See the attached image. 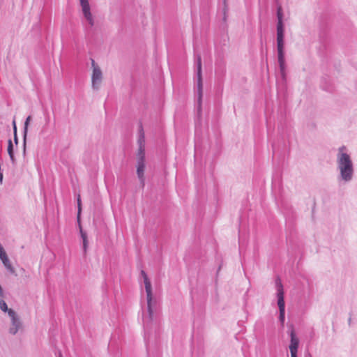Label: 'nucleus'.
Here are the masks:
<instances>
[{"label":"nucleus","mask_w":357,"mask_h":357,"mask_svg":"<svg viewBox=\"0 0 357 357\" xmlns=\"http://www.w3.org/2000/svg\"><path fill=\"white\" fill-rule=\"evenodd\" d=\"M79 2L84 18L88 22L91 27L93 26L94 19L91 13L89 0H79Z\"/></svg>","instance_id":"nucleus-7"},{"label":"nucleus","mask_w":357,"mask_h":357,"mask_svg":"<svg viewBox=\"0 0 357 357\" xmlns=\"http://www.w3.org/2000/svg\"><path fill=\"white\" fill-rule=\"evenodd\" d=\"M13 126L14 132H17V127H16V123H15V119L13 121Z\"/></svg>","instance_id":"nucleus-20"},{"label":"nucleus","mask_w":357,"mask_h":357,"mask_svg":"<svg viewBox=\"0 0 357 357\" xmlns=\"http://www.w3.org/2000/svg\"><path fill=\"white\" fill-rule=\"evenodd\" d=\"M141 275L144 279L147 300V312L143 316V325L146 330H149L153 323H156L158 320L156 301L153 298L152 287L146 273L144 271H142Z\"/></svg>","instance_id":"nucleus-2"},{"label":"nucleus","mask_w":357,"mask_h":357,"mask_svg":"<svg viewBox=\"0 0 357 357\" xmlns=\"http://www.w3.org/2000/svg\"><path fill=\"white\" fill-rule=\"evenodd\" d=\"M140 130H139V139H138V144H139V146H145L144 144H145V139H144V131H143V128H142V126H140Z\"/></svg>","instance_id":"nucleus-15"},{"label":"nucleus","mask_w":357,"mask_h":357,"mask_svg":"<svg viewBox=\"0 0 357 357\" xmlns=\"http://www.w3.org/2000/svg\"><path fill=\"white\" fill-rule=\"evenodd\" d=\"M8 153L9 155V157H10V160L12 161V162L15 163V156H14L13 146V143H12L11 139H9L8 142Z\"/></svg>","instance_id":"nucleus-12"},{"label":"nucleus","mask_w":357,"mask_h":357,"mask_svg":"<svg viewBox=\"0 0 357 357\" xmlns=\"http://www.w3.org/2000/svg\"><path fill=\"white\" fill-rule=\"evenodd\" d=\"M14 141L16 144L18 143L17 132H14Z\"/></svg>","instance_id":"nucleus-21"},{"label":"nucleus","mask_w":357,"mask_h":357,"mask_svg":"<svg viewBox=\"0 0 357 357\" xmlns=\"http://www.w3.org/2000/svg\"><path fill=\"white\" fill-rule=\"evenodd\" d=\"M9 317L11 319V326L9 328V333L15 335L21 328L22 323L13 310H9Z\"/></svg>","instance_id":"nucleus-8"},{"label":"nucleus","mask_w":357,"mask_h":357,"mask_svg":"<svg viewBox=\"0 0 357 357\" xmlns=\"http://www.w3.org/2000/svg\"><path fill=\"white\" fill-rule=\"evenodd\" d=\"M277 51H278V60L280 66L281 73L283 74L285 69V60H284V30L283 25V13L281 6H279L277 8Z\"/></svg>","instance_id":"nucleus-3"},{"label":"nucleus","mask_w":357,"mask_h":357,"mask_svg":"<svg viewBox=\"0 0 357 357\" xmlns=\"http://www.w3.org/2000/svg\"><path fill=\"white\" fill-rule=\"evenodd\" d=\"M3 290L1 287V286L0 285V297H3Z\"/></svg>","instance_id":"nucleus-22"},{"label":"nucleus","mask_w":357,"mask_h":357,"mask_svg":"<svg viewBox=\"0 0 357 357\" xmlns=\"http://www.w3.org/2000/svg\"><path fill=\"white\" fill-rule=\"evenodd\" d=\"M336 163L337 169L339 172L338 180L344 183L350 182L354 177V167L345 146L338 148L336 155Z\"/></svg>","instance_id":"nucleus-1"},{"label":"nucleus","mask_w":357,"mask_h":357,"mask_svg":"<svg viewBox=\"0 0 357 357\" xmlns=\"http://www.w3.org/2000/svg\"><path fill=\"white\" fill-rule=\"evenodd\" d=\"M80 234L83 241V248L84 252H86L88 246L87 235L84 231H82V229H80Z\"/></svg>","instance_id":"nucleus-14"},{"label":"nucleus","mask_w":357,"mask_h":357,"mask_svg":"<svg viewBox=\"0 0 357 357\" xmlns=\"http://www.w3.org/2000/svg\"><path fill=\"white\" fill-rule=\"evenodd\" d=\"M91 65L93 68V73L91 76L92 88L98 90L102 79V73L100 67L96 63L95 61L91 59Z\"/></svg>","instance_id":"nucleus-6"},{"label":"nucleus","mask_w":357,"mask_h":357,"mask_svg":"<svg viewBox=\"0 0 357 357\" xmlns=\"http://www.w3.org/2000/svg\"><path fill=\"white\" fill-rule=\"evenodd\" d=\"M196 66H197V103L199 109L201 108L202 95H203V84L202 76V58L200 55L196 56Z\"/></svg>","instance_id":"nucleus-5"},{"label":"nucleus","mask_w":357,"mask_h":357,"mask_svg":"<svg viewBox=\"0 0 357 357\" xmlns=\"http://www.w3.org/2000/svg\"><path fill=\"white\" fill-rule=\"evenodd\" d=\"M77 205H78V214L80 212V210H81V208H80V206H81V200H80V197L79 195L77 197Z\"/></svg>","instance_id":"nucleus-19"},{"label":"nucleus","mask_w":357,"mask_h":357,"mask_svg":"<svg viewBox=\"0 0 357 357\" xmlns=\"http://www.w3.org/2000/svg\"><path fill=\"white\" fill-rule=\"evenodd\" d=\"M30 120H31V116H29L25 122H24V142H25V140H26V133H27V130H28V126H29V122H30Z\"/></svg>","instance_id":"nucleus-16"},{"label":"nucleus","mask_w":357,"mask_h":357,"mask_svg":"<svg viewBox=\"0 0 357 357\" xmlns=\"http://www.w3.org/2000/svg\"><path fill=\"white\" fill-rule=\"evenodd\" d=\"M291 341L289 344V350L291 352V357H297V351L299 344V340L296 336L294 330H291L290 333Z\"/></svg>","instance_id":"nucleus-9"},{"label":"nucleus","mask_w":357,"mask_h":357,"mask_svg":"<svg viewBox=\"0 0 357 357\" xmlns=\"http://www.w3.org/2000/svg\"><path fill=\"white\" fill-rule=\"evenodd\" d=\"M144 169H145V161H142V160L140 161L137 160V176L140 181V183L143 187L144 185Z\"/></svg>","instance_id":"nucleus-10"},{"label":"nucleus","mask_w":357,"mask_h":357,"mask_svg":"<svg viewBox=\"0 0 357 357\" xmlns=\"http://www.w3.org/2000/svg\"><path fill=\"white\" fill-rule=\"evenodd\" d=\"M3 264L4 265L5 268L12 274L15 273V268L11 264V262L8 257L3 259V261H1Z\"/></svg>","instance_id":"nucleus-11"},{"label":"nucleus","mask_w":357,"mask_h":357,"mask_svg":"<svg viewBox=\"0 0 357 357\" xmlns=\"http://www.w3.org/2000/svg\"><path fill=\"white\" fill-rule=\"evenodd\" d=\"M0 309L3 312H7L8 314L9 315V310H11L10 308H8L7 306L6 303L3 300L0 301Z\"/></svg>","instance_id":"nucleus-17"},{"label":"nucleus","mask_w":357,"mask_h":357,"mask_svg":"<svg viewBox=\"0 0 357 357\" xmlns=\"http://www.w3.org/2000/svg\"><path fill=\"white\" fill-rule=\"evenodd\" d=\"M145 161V146H139L138 153H137V160Z\"/></svg>","instance_id":"nucleus-13"},{"label":"nucleus","mask_w":357,"mask_h":357,"mask_svg":"<svg viewBox=\"0 0 357 357\" xmlns=\"http://www.w3.org/2000/svg\"><path fill=\"white\" fill-rule=\"evenodd\" d=\"M276 289H277V298H278V305L279 307V321L281 325L283 326L285 319V303L284 300V289L283 285L280 280L278 279L276 281Z\"/></svg>","instance_id":"nucleus-4"},{"label":"nucleus","mask_w":357,"mask_h":357,"mask_svg":"<svg viewBox=\"0 0 357 357\" xmlns=\"http://www.w3.org/2000/svg\"><path fill=\"white\" fill-rule=\"evenodd\" d=\"M321 87L325 91H332V87L325 86L323 84H321Z\"/></svg>","instance_id":"nucleus-18"}]
</instances>
